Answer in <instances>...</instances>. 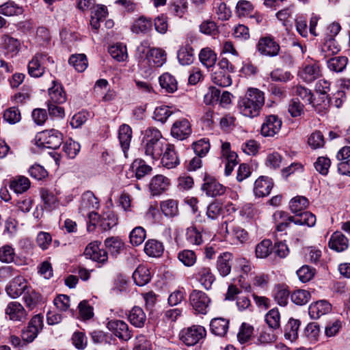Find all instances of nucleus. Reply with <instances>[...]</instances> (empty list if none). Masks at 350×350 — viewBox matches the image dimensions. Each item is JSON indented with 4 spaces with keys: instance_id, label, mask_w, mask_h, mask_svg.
I'll use <instances>...</instances> for the list:
<instances>
[{
    "instance_id": "f257e3e1",
    "label": "nucleus",
    "mask_w": 350,
    "mask_h": 350,
    "mask_svg": "<svg viewBox=\"0 0 350 350\" xmlns=\"http://www.w3.org/2000/svg\"><path fill=\"white\" fill-rule=\"evenodd\" d=\"M265 104L264 93L257 88H250L238 102V109L243 116L254 118L259 116Z\"/></svg>"
},
{
    "instance_id": "f03ea898",
    "label": "nucleus",
    "mask_w": 350,
    "mask_h": 350,
    "mask_svg": "<svg viewBox=\"0 0 350 350\" xmlns=\"http://www.w3.org/2000/svg\"><path fill=\"white\" fill-rule=\"evenodd\" d=\"M161 138L160 131L155 127H149L144 131L142 149L147 157L152 160H157L161 157L167 144Z\"/></svg>"
},
{
    "instance_id": "7ed1b4c3",
    "label": "nucleus",
    "mask_w": 350,
    "mask_h": 350,
    "mask_svg": "<svg viewBox=\"0 0 350 350\" xmlns=\"http://www.w3.org/2000/svg\"><path fill=\"white\" fill-rule=\"evenodd\" d=\"M273 218L276 230L279 232L285 230L292 222L296 225H306L308 227H312L316 224V216L308 211L300 213L295 216H290L283 211H276Z\"/></svg>"
},
{
    "instance_id": "20e7f679",
    "label": "nucleus",
    "mask_w": 350,
    "mask_h": 350,
    "mask_svg": "<svg viewBox=\"0 0 350 350\" xmlns=\"http://www.w3.org/2000/svg\"><path fill=\"white\" fill-rule=\"evenodd\" d=\"M63 142V135L56 129L45 130L36 137V145L51 149L58 148Z\"/></svg>"
},
{
    "instance_id": "39448f33",
    "label": "nucleus",
    "mask_w": 350,
    "mask_h": 350,
    "mask_svg": "<svg viewBox=\"0 0 350 350\" xmlns=\"http://www.w3.org/2000/svg\"><path fill=\"white\" fill-rule=\"evenodd\" d=\"M206 331L201 325H194L180 330L179 339L187 346H194L205 338Z\"/></svg>"
},
{
    "instance_id": "423d86ee",
    "label": "nucleus",
    "mask_w": 350,
    "mask_h": 350,
    "mask_svg": "<svg viewBox=\"0 0 350 350\" xmlns=\"http://www.w3.org/2000/svg\"><path fill=\"white\" fill-rule=\"evenodd\" d=\"M46 62L53 63L52 58L47 55L36 53L28 64L27 70L29 75L35 78L42 76L45 72L44 65Z\"/></svg>"
},
{
    "instance_id": "0eeeda50",
    "label": "nucleus",
    "mask_w": 350,
    "mask_h": 350,
    "mask_svg": "<svg viewBox=\"0 0 350 350\" xmlns=\"http://www.w3.org/2000/svg\"><path fill=\"white\" fill-rule=\"evenodd\" d=\"M43 327V317L40 314L33 316L28 325L23 329L21 337L24 342L29 343L34 340Z\"/></svg>"
},
{
    "instance_id": "6e6552de",
    "label": "nucleus",
    "mask_w": 350,
    "mask_h": 350,
    "mask_svg": "<svg viewBox=\"0 0 350 350\" xmlns=\"http://www.w3.org/2000/svg\"><path fill=\"white\" fill-rule=\"evenodd\" d=\"M189 301L196 312L202 314H206L208 312L211 299L204 292L193 290L189 295Z\"/></svg>"
},
{
    "instance_id": "1a4fd4ad",
    "label": "nucleus",
    "mask_w": 350,
    "mask_h": 350,
    "mask_svg": "<svg viewBox=\"0 0 350 350\" xmlns=\"http://www.w3.org/2000/svg\"><path fill=\"white\" fill-rule=\"evenodd\" d=\"M256 50L261 55L275 57L278 55L280 46L271 36H265L259 39Z\"/></svg>"
},
{
    "instance_id": "9d476101",
    "label": "nucleus",
    "mask_w": 350,
    "mask_h": 350,
    "mask_svg": "<svg viewBox=\"0 0 350 350\" xmlns=\"http://www.w3.org/2000/svg\"><path fill=\"white\" fill-rule=\"evenodd\" d=\"M201 189L207 196L212 198L222 196L226 190V187L210 176H204V183L202 185Z\"/></svg>"
},
{
    "instance_id": "9b49d317",
    "label": "nucleus",
    "mask_w": 350,
    "mask_h": 350,
    "mask_svg": "<svg viewBox=\"0 0 350 350\" xmlns=\"http://www.w3.org/2000/svg\"><path fill=\"white\" fill-rule=\"evenodd\" d=\"M192 129L189 121L186 118L176 120L171 128V135L178 140L187 139L191 134Z\"/></svg>"
},
{
    "instance_id": "f8f14e48",
    "label": "nucleus",
    "mask_w": 350,
    "mask_h": 350,
    "mask_svg": "<svg viewBox=\"0 0 350 350\" xmlns=\"http://www.w3.org/2000/svg\"><path fill=\"white\" fill-rule=\"evenodd\" d=\"M100 242L93 241L89 243L85 249L84 255L98 263L103 264L107 261V252L100 248Z\"/></svg>"
},
{
    "instance_id": "ddd939ff",
    "label": "nucleus",
    "mask_w": 350,
    "mask_h": 350,
    "mask_svg": "<svg viewBox=\"0 0 350 350\" xmlns=\"http://www.w3.org/2000/svg\"><path fill=\"white\" fill-rule=\"evenodd\" d=\"M5 314L12 321L24 322L27 319V312L18 301L10 302L5 309Z\"/></svg>"
},
{
    "instance_id": "4468645a",
    "label": "nucleus",
    "mask_w": 350,
    "mask_h": 350,
    "mask_svg": "<svg viewBox=\"0 0 350 350\" xmlns=\"http://www.w3.org/2000/svg\"><path fill=\"white\" fill-rule=\"evenodd\" d=\"M107 328L113 334L123 340H128L132 337V332L129 325L122 320L113 319L107 323Z\"/></svg>"
},
{
    "instance_id": "2eb2a0df",
    "label": "nucleus",
    "mask_w": 350,
    "mask_h": 350,
    "mask_svg": "<svg viewBox=\"0 0 350 350\" xmlns=\"http://www.w3.org/2000/svg\"><path fill=\"white\" fill-rule=\"evenodd\" d=\"M161 163L167 169L175 168L180 164V159L175 146L167 143L162 152Z\"/></svg>"
},
{
    "instance_id": "dca6fc26",
    "label": "nucleus",
    "mask_w": 350,
    "mask_h": 350,
    "mask_svg": "<svg viewBox=\"0 0 350 350\" xmlns=\"http://www.w3.org/2000/svg\"><path fill=\"white\" fill-rule=\"evenodd\" d=\"M28 288L27 280L22 276H17L9 282L5 291L10 297L15 299L21 296Z\"/></svg>"
},
{
    "instance_id": "f3484780",
    "label": "nucleus",
    "mask_w": 350,
    "mask_h": 350,
    "mask_svg": "<svg viewBox=\"0 0 350 350\" xmlns=\"http://www.w3.org/2000/svg\"><path fill=\"white\" fill-rule=\"evenodd\" d=\"M282 124V120L277 116H269L261 126V134L265 137H273L280 131Z\"/></svg>"
},
{
    "instance_id": "a211bd4d",
    "label": "nucleus",
    "mask_w": 350,
    "mask_h": 350,
    "mask_svg": "<svg viewBox=\"0 0 350 350\" xmlns=\"http://www.w3.org/2000/svg\"><path fill=\"white\" fill-rule=\"evenodd\" d=\"M98 207L99 200L92 191H87L81 195L79 211L83 215L88 212L98 209Z\"/></svg>"
},
{
    "instance_id": "6ab92c4d",
    "label": "nucleus",
    "mask_w": 350,
    "mask_h": 350,
    "mask_svg": "<svg viewBox=\"0 0 350 350\" xmlns=\"http://www.w3.org/2000/svg\"><path fill=\"white\" fill-rule=\"evenodd\" d=\"M165 61L166 53L164 51L160 49H151L143 62L145 63V67H160Z\"/></svg>"
},
{
    "instance_id": "aec40b11",
    "label": "nucleus",
    "mask_w": 350,
    "mask_h": 350,
    "mask_svg": "<svg viewBox=\"0 0 350 350\" xmlns=\"http://www.w3.org/2000/svg\"><path fill=\"white\" fill-rule=\"evenodd\" d=\"M273 186V183L268 176H261L254 183V193L256 197L268 196Z\"/></svg>"
},
{
    "instance_id": "412c9836",
    "label": "nucleus",
    "mask_w": 350,
    "mask_h": 350,
    "mask_svg": "<svg viewBox=\"0 0 350 350\" xmlns=\"http://www.w3.org/2000/svg\"><path fill=\"white\" fill-rule=\"evenodd\" d=\"M196 278L206 290L211 288L215 280V277L211 269L207 266H200L197 268Z\"/></svg>"
},
{
    "instance_id": "4be33fe9",
    "label": "nucleus",
    "mask_w": 350,
    "mask_h": 350,
    "mask_svg": "<svg viewBox=\"0 0 350 350\" xmlns=\"http://www.w3.org/2000/svg\"><path fill=\"white\" fill-rule=\"evenodd\" d=\"M321 75V71L317 64H310L303 66L299 71V77L306 83H311Z\"/></svg>"
},
{
    "instance_id": "5701e85b",
    "label": "nucleus",
    "mask_w": 350,
    "mask_h": 350,
    "mask_svg": "<svg viewBox=\"0 0 350 350\" xmlns=\"http://www.w3.org/2000/svg\"><path fill=\"white\" fill-rule=\"evenodd\" d=\"M222 228L230 237L236 239L240 243L245 242L248 239V233L241 227L232 222L225 221L222 224Z\"/></svg>"
},
{
    "instance_id": "b1692460",
    "label": "nucleus",
    "mask_w": 350,
    "mask_h": 350,
    "mask_svg": "<svg viewBox=\"0 0 350 350\" xmlns=\"http://www.w3.org/2000/svg\"><path fill=\"white\" fill-rule=\"evenodd\" d=\"M222 156L226 159L225 166V174L229 176L234 166L237 164V154L230 150V144L228 142L223 143L221 145Z\"/></svg>"
},
{
    "instance_id": "393cba45",
    "label": "nucleus",
    "mask_w": 350,
    "mask_h": 350,
    "mask_svg": "<svg viewBox=\"0 0 350 350\" xmlns=\"http://www.w3.org/2000/svg\"><path fill=\"white\" fill-rule=\"evenodd\" d=\"M170 185L168 178L163 175L154 176L150 183V190L153 196H158L165 191Z\"/></svg>"
},
{
    "instance_id": "a878e982",
    "label": "nucleus",
    "mask_w": 350,
    "mask_h": 350,
    "mask_svg": "<svg viewBox=\"0 0 350 350\" xmlns=\"http://www.w3.org/2000/svg\"><path fill=\"white\" fill-rule=\"evenodd\" d=\"M329 247L338 252H343L349 247V240L340 232H335L329 239Z\"/></svg>"
},
{
    "instance_id": "bb28decb",
    "label": "nucleus",
    "mask_w": 350,
    "mask_h": 350,
    "mask_svg": "<svg viewBox=\"0 0 350 350\" xmlns=\"http://www.w3.org/2000/svg\"><path fill=\"white\" fill-rule=\"evenodd\" d=\"M331 310L332 306L329 303L325 300H321L310 306L309 314L312 319H317L329 312Z\"/></svg>"
},
{
    "instance_id": "cd10ccee",
    "label": "nucleus",
    "mask_w": 350,
    "mask_h": 350,
    "mask_svg": "<svg viewBox=\"0 0 350 350\" xmlns=\"http://www.w3.org/2000/svg\"><path fill=\"white\" fill-rule=\"evenodd\" d=\"M52 83L53 86L49 88V95L50 96L49 102L57 104L65 103L66 100V95L62 85L55 80L52 81Z\"/></svg>"
},
{
    "instance_id": "c85d7f7f",
    "label": "nucleus",
    "mask_w": 350,
    "mask_h": 350,
    "mask_svg": "<svg viewBox=\"0 0 350 350\" xmlns=\"http://www.w3.org/2000/svg\"><path fill=\"white\" fill-rule=\"evenodd\" d=\"M229 321L224 318H214L210 323L211 331L213 334L219 336H224L228 332Z\"/></svg>"
},
{
    "instance_id": "c756f323",
    "label": "nucleus",
    "mask_w": 350,
    "mask_h": 350,
    "mask_svg": "<svg viewBox=\"0 0 350 350\" xmlns=\"http://www.w3.org/2000/svg\"><path fill=\"white\" fill-rule=\"evenodd\" d=\"M231 260L232 254L228 252H224L218 257L217 260V269L221 276H226L230 273Z\"/></svg>"
},
{
    "instance_id": "7c9ffc66",
    "label": "nucleus",
    "mask_w": 350,
    "mask_h": 350,
    "mask_svg": "<svg viewBox=\"0 0 350 350\" xmlns=\"http://www.w3.org/2000/svg\"><path fill=\"white\" fill-rule=\"evenodd\" d=\"M118 138L124 153L129 150L132 138V129L126 124H122L118 130Z\"/></svg>"
},
{
    "instance_id": "2f4dec72",
    "label": "nucleus",
    "mask_w": 350,
    "mask_h": 350,
    "mask_svg": "<svg viewBox=\"0 0 350 350\" xmlns=\"http://www.w3.org/2000/svg\"><path fill=\"white\" fill-rule=\"evenodd\" d=\"M133 278L137 286H144L150 281V270L144 265L139 266L133 272Z\"/></svg>"
},
{
    "instance_id": "473e14b6",
    "label": "nucleus",
    "mask_w": 350,
    "mask_h": 350,
    "mask_svg": "<svg viewBox=\"0 0 350 350\" xmlns=\"http://www.w3.org/2000/svg\"><path fill=\"white\" fill-rule=\"evenodd\" d=\"M159 85L166 92L173 93L177 90L178 83L174 76L165 72L159 78Z\"/></svg>"
},
{
    "instance_id": "72a5a7b5",
    "label": "nucleus",
    "mask_w": 350,
    "mask_h": 350,
    "mask_svg": "<svg viewBox=\"0 0 350 350\" xmlns=\"http://www.w3.org/2000/svg\"><path fill=\"white\" fill-rule=\"evenodd\" d=\"M298 319L291 318L284 326V336L291 342L295 341L298 338V331L300 326Z\"/></svg>"
},
{
    "instance_id": "f704fd0d",
    "label": "nucleus",
    "mask_w": 350,
    "mask_h": 350,
    "mask_svg": "<svg viewBox=\"0 0 350 350\" xmlns=\"http://www.w3.org/2000/svg\"><path fill=\"white\" fill-rule=\"evenodd\" d=\"M23 11L22 6L12 1H8L0 5V14L6 16L21 15Z\"/></svg>"
},
{
    "instance_id": "c9c22d12",
    "label": "nucleus",
    "mask_w": 350,
    "mask_h": 350,
    "mask_svg": "<svg viewBox=\"0 0 350 350\" xmlns=\"http://www.w3.org/2000/svg\"><path fill=\"white\" fill-rule=\"evenodd\" d=\"M163 251V243L157 240H149L145 244L144 252L149 256L159 257L162 255Z\"/></svg>"
},
{
    "instance_id": "e433bc0d",
    "label": "nucleus",
    "mask_w": 350,
    "mask_h": 350,
    "mask_svg": "<svg viewBox=\"0 0 350 350\" xmlns=\"http://www.w3.org/2000/svg\"><path fill=\"white\" fill-rule=\"evenodd\" d=\"M177 56L180 64L189 65L194 60L193 49L189 44H186L178 50Z\"/></svg>"
},
{
    "instance_id": "4c0bfd02",
    "label": "nucleus",
    "mask_w": 350,
    "mask_h": 350,
    "mask_svg": "<svg viewBox=\"0 0 350 350\" xmlns=\"http://www.w3.org/2000/svg\"><path fill=\"white\" fill-rule=\"evenodd\" d=\"M200 62L206 68L213 67L217 61L216 53L210 48L202 49L199 53Z\"/></svg>"
},
{
    "instance_id": "58836bf2",
    "label": "nucleus",
    "mask_w": 350,
    "mask_h": 350,
    "mask_svg": "<svg viewBox=\"0 0 350 350\" xmlns=\"http://www.w3.org/2000/svg\"><path fill=\"white\" fill-rule=\"evenodd\" d=\"M29 187V180L22 176L13 178L10 183V188L16 193H22L26 191Z\"/></svg>"
},
{
    "instance_id": "ea45409f",
    "label": "nucleus",
    "mask_w": 350,
    "mask_h": 350,
    "mask_svg": "<svg viewBox=\"0 0 350 350\" xmlns=\"http://www.w3.org/2000/svg\"><path fill=\"white\" fill-rule=\"evenodd\" d=\"M129 319L131 323L134 326L142 327L145 323L146 317L141 308L135 306L131 310Z\"/></svg>"
},
{
    "instance_id": "a19ab883",
    "label": "nucleus",
    "mask_w": 350,
    "mask_h": 350,
    "mask_svg": "<svg viewBox=\"0 0 350 350\" xmlns=\"http://www.w3.org/2000/svg\"><path fill=\"white\" fill-rule=\"evenodd\" d=\"M152 29L150 20L142 16L135 20L131 26V31L135 33H146Z\"/></svg>"
},
{
    "instance_id": "79ce46f5",
    "label": "nucleus",
    "mask_w": 350,
    "mask_h": 350,
    "mask_svg": "<svg viewBox=\"0 0 350 350\" xmlns=\"http://www.w3.org/2000/svg\"><path fill=\"white\" fill-rule=\"evenodd\" d=\"M185 238L189 244L200 245L203 242L202 232L195 226L187 228Z\"/></svg>"
},
{
    "instance_id": "37998d69",
    "label": "nucleus",
    "mask_w": 350,
    "mask_h": 350,
    "mask_svg": "<svg viewBox=\"0 0 350 350\" xmlns=\"http://www.w3.org/2000/svg\"><path fill=\"white\" fill-rule=\"evenodd\" d=\"M118 218L115 213L111 211H108L103 213L100 219L99 226L103 230H109L117 224Z\"/></svg>"
},
{
    "instance_id": "c03bdc74",
    "label": "nucleus",
    "mask_w": 350,
    "mask_h": 350,
    "mask_svg": "<svg viewBox=\"0 0 350 350\" xmlns=\"http://www.w3.org/2000/svg\"><path fill=\"white\" fill-rule=\"evenodd\" d=\"M348 59L345 56H338L330 58L327 62V67L332 71L340 72L347 66Z\"/></svg>"
},
{
    "instance_id": "a18cd8bd",
    "label": "nucleus",
    "mask_w": 350,
    "mask_h": 350,
    "mask_svg": "<svg viewBox=\"0 0 350 350\" xmlns=\"http://www.w3.org/2000/svg\"><path fill=\"white\" fill-rule=\"evenodd\" d=\"M309 204L308 200L304 196H296L289 202V208L292 213L299 214L306 209Z\"/></svg>"
},
{
    "instance_id": "49530a36",
    "label": "nucleus",
    "mask_w": 350,
    "mask_h": 350,
    "mask_svg": "<svg viewBox=\"0 0 350 350\" xmlns=\"http://www.w3.org/2000/svg\"><path fill=\"white\" fill-rule=\"evenodd\" d=\"M320 333L319 325L317 323H310L304 329V335L310 343H314L319 340Z\"/></svg>"
},
{
    "instance_id": "de8ad7c7",
    "label": "nucleus",
    "mask_w": 350,
    "mask_h": 350,
    "mask_svg": "<svg viewBox=\"0 0 350 350\" xmlns=\"http://www.w3.org/2000/svg\"><path fill=\"white\" fill-rule=\"evenodd\" d=\"M68 62L77 72H83L88 67L87 57L84 54L72 55Z\"/></svg>"
},
{
    "instance_id": "09e8293b",
    "label": "nucleus",
    "mask_w": 350,
    "mask_h": 350,
    "mask_svg": "<svg viewBox=\"0 0 350 350\" xmlns=\"http://www.w3.org/2000/svg\"><path fill=\"white\" fill-rule=\"evenodd\" d=\"M23 299L26 306L29 309V310H31L41 301V295L39 293L28 288L25 293Z\"/></svg>"
},
{
    "instance_id": "8fccbe9b",
    "label": "nucleus",
    "mask_w": 350,
    "mask_h": 350,
    "mask_svg": "<svg viewBox=\"0 0 350 350\" xmlns=\"http://www.w3.org/2000/svg\"><path fill=\"white\" fill-rule=\"evenodd\" d=\"M214 8L218 19L224 21L228 20L231 16L230 9L227 7L224 2L220 0L214 1Z\"/></svg>"
},
{
    "instance_id": "3c124183",
    "label": "nucleus",
    "mask_w": 350,
    "mask_h": 350,
    "mask_svg": "<svg viewBox=\"0 0 350 350\" xmlns=\"http://www.w3.org/2000/svg\"><path fill=\"white\" fill-rule=\"evenodd\" d=\"M273 296L279 305L284 306L288 303L289 291L286 286L278 285L273 290Z\"/></svg>"
},
{
    "instance_id": "603ef678",
    "label": "nucleus",
    "mask_w": 350,
    "mask_h": 350,
    "mask_svg": "<svg viewBox=\"0 0 350 350\" xmlns=\"http://www.w3.org/2000/svg\"><path fill=\"white\" fill-rule=\"evenodd\" d=\"M293 92L295 95L299 96L304 102L309 105L312 106L319 105L313 100V94L311 93L310 90L304 86L296 85L293 88Z\"/></svg>"
},
{
    "instance_id": "864d4df0",
    "label": "nucleus",
    "mask_w": 350,
    "mask_h": 350,
    "mask_svg": "<svg viewBox=\"0 0 350 350\" xmlns=\"http://www.w3.org/2000/svg\"><path fill=\"white\" fill-rule=\"evenodd\" d=\"M272 242L269 239H264L256 247V256L257 258H267L272 252Z\"/></svg>"
},
{
    "instance_id": "5fc2aeb1",
    "label": "nucleus",
    "mask_w": 350,
    "mask_h": 350,
    "mask_svg": "<svg viewBox=\"0 0 350 350\" xmlns=\"http://www.w3.org/2000/svg\"><path fill=\"white\" fill-rule=\"evenodd\" d=\"M212 81L221 87H228L232 84V79L229 74L224 71H215L211 77Z\"/></svg>"
},
{
    "instance_id": "6e6d98bb",
    "label": "nucleus",
    "mask_w": 350,
    "mask_h": 350,
    "mask_svg": "<svg viewBox=\"0 0 350 350\" xmlns=\"http://www.w3.org/2000/svg\"><path fill=\"white\" fill-rule=\"evenodd\" d=\"M109 53L111 56L118 62H123L127 57L126 46L116 44L109 47Z\"/></svg>"
},
{
    "instance_id": "4d7b16f0",
    "label": "nucleus",
    "mask_w": 350,
    "mask_h": 350,
    "mask_svg": "<svg viewBox=\"0 0 350 350\" xmlns=\"http://www.w3.org/2000/svg\"><path fill=\"white\" fill-rule=\"evenodd\" d=\"M105 245L111 254H118L124 248L123 241L118 237L107 238L105 241Z\"/></svg>"
},
{
    "instance_id": "13d9d810",
    "label": "nucleus",
    "mask_w": 350,
    "mask_h": 350,
    "mask_svg": "<svg viewBox=\"0 0 350 350\" xmlns=\"http://www.w3.org/2000/svg\"><path fill=\"white\" fill-rule=\"evenodd\" d=\"M161 210L167 217H174L178 213V204L174 200H167L161 202Z\"/></svg>"
},
{
    "instance_id": "bf43d9fd",
    "label": "nucleus",
    "mask_w": 350,
    "mask_h": 350,
    "mask_svg": "<svg viewBox=\"0 0 350 350\" xmlns=\"http://www.w3.org/2000/svg\"><path fill=\"white\" fill-rule=\"evenodd\" d=\"M265 321L270 329H276L280 326V314L277 308L270 310L265 315Z\"/></svg>"
},
{
    "instance_id": "052dcab7",
    "label": "nucleus",
    "mask_w": 350,
    "mask_h": 350,
    "mask_svg": "<svg viewBox=\"0 0 350 350\" xmlns=\"http://www.w3.org/2000/svg\"><path fill=\"white\" fill-rule=\"evenodd\" d=\"M41 198L44 202L45 208L48 211H51L57 207L58 204L57 200L53 192L47 189H42Z\"/></svg>"
},
{
    "instance_id": "680f3d73",
    "label": "nucleus",
    "mask_w": 350,
    "mask_h": 350,
    "mask_svg": "<svg viewBox=\"0 0 350 350\" xmlns=\"http://www.w3.org/2000/svg\"><path fill=\"white\" fill-rule=\"evenodd\" d=\"M178 258L185 266L191 267L196 262L197 256L193 250H184L178 253Z\"/></svg>"
},
{
    "instance_id": "e2e57ef3",
    "label": "nucleus",
    "mask_w": 350,
    "mask_h": 350,
    "mask_svg": "<svg viewBox=\"0 0 350 350\" xmlns=\"http://www.w3.org/2000/svg\"><path fill=\"white\" fill-rule=\"evenodd\" d=\"M291 300L297 305H305L310 299V293L308 291L298 289L295 291L291 295Z\"/></svg>"
},
{
    "instance_id": "0e129e2a",
    "label": "nucleus",
    "mask_w": 350,
    "mask_h": 350,
    "mask_svg": "<svg viewBox=\"0 0 350 350\" xmlns=\"http://www.w3.org/2000/svg\"><path fill=\"white\" fill-rule=\"evenodd\" d=\"M3 118L9 124H14L21 119V111L15 107H10L4 111Z\"/></svg>"
},
{
    "instance_id": "69168bd1",
    "label": "nucleus",
    "mask_w": 350,
    "mask_h": 350,
    "mask_svg": "<svg viewBox=\"0 0 350 350\" xmlns=\"http://www.w3.org/2000/svg\"><path fill=\"white\" fill-rule=\"evenodd\" d=\"M254 327L247 323H243L237 334L238 340L243 344L248 342L253 335Z\"/></svg>"
},
{
    "instance_id": "338daca9",
    "label": "nucleus",
    "mask_w": 350,
    "mask_h": 350,
    "mask_svg": "<svg viewBox=\"0 0 350 350\" xmlns=\"http://www.w3.org/2000/svg\"><path fill=\"white\" fill-rule=\"evenodd\" d=\"M146 231L141 226L135 227L130 233V241L132 245H139L146 238Z\"/></svg>"
},
{
    "instance_id": "774afa93",
    "label": "nucleus",
    "mask_w": 350,
    "mask_h": 350,
    "mask_svg": "<svg viewBox=\"0 0 350 350\" xmlns=\"http://www.w3.org/2000/svg\"><path fill=\"white\" fill-rule=\"evenodd\" d=\"M81 148L80 144L74 140L68 139L63 146L64 152L69 158H75L79 153Z\"/></svg>"
}]
</instances>
